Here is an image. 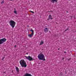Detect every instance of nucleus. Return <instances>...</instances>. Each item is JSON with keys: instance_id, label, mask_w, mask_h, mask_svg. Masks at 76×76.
<instances>
[{"instance_id": "nucleus-1", "label": "nucleus", "mask_w": 76, "mask_h": 76, "mask_svg": "<svg viewBox=\"0 0 76 76\" xmlns=\"http://www.w3.org/2000/svg\"><path fill=\"white\" fill-rule=\"evenodd\" d=\"M20 63L22 67H26L27 65L26 61L23 59H22L20 61Z\"/></svg>"}, {"instance_id": "nucleus-2", "label": "nucleus", "mask_w": 76, "mask_h": 76, "mask_svg": "<svg viewBox=\"0 0 76 76\" xmlns=\"http://www.w3.org/2000/svg\"><path fill=\"white\" fill-rule=\"evenodd\" d=\"M37 57L39 60H43V61H45V56L43 54H39L37 56Z\"/></svg>"}, {"instance_id": "nucleus-3", "label": "nucleus", "mask_w": 76, "mask_h": 76, "mask_svg": "<svg viewBox=\"0 0 76 76\" xmlns=\"http://www.w3.org/2000/svg\"><path fill=\"white\" fill-rule=\"evenodd\" d=\"M9 23L10 25L12 28H14L15 26V25L16 24L15 22L13 20H11L9 22Z\"/></svg>"}, {"instance_id": "nucleus-4", "label": "nucleus", "mask_w": 76, "mask_h": 76, "mask_svg": "<svg viewBox=\"0 0 76 76\" xmlns=\"http://www.w3.org/2000/svg\"><path fill=\"white\" fill-rule=\"evenodd\" d=\"M6 39L5 38H4L3 39H0V45L2 44L3 43H4V42H6Z\"/></svg>"}, {"instance_id": "nucleus-5", "label": "nucleus", "mask_w": 76, "mask_h": 76, "mask_svg": "<svg viewBox=\"0 0 76 76\" xmlns=\"http://www.w3.org/2000/svg\"><path fill=\"white\" fill-rule=\"evenodd\" d=\"M25 57H26L27 60H29V61H32V58L30 56H25Z\"/></svg>"}, {"instance_id": "nucleus-6", "label": "nucleus", "mask_w": 76, "mask_h": 76, "mask_svg": "<svg viewBox=\"0 0 76 76\" xmlns=\"http://www.w3.org/2000/svg\"><path fill=\"white\" fill-rule=\"evenodd\" d=\"M53 18L52 17V16L51 15H49L48 16V20H49L50 19H51V20H52Z\"/></svg>"}, {"instance_id": "nucleus-7", "label": "nucleus", "mask_w": 76, "mask_h": 76, "mask_svg": "<svg viewBox=\"0 0 76 76\" xmlns=\"http://www.w3.org/2000/svg\"><path fill=\"white\" fill-rule=\"evenodd\" d=\"M48 31H49V30L48 29V28H46L44 29V31L45 32V33H47V32H48Z\"/></svg>"}, {"instance_id": "nucleus-8", "label": "nucleus", "mask_w": 76, "mask_h": 76, "mask_svg": "<svg viewBox=\"0 0 76 76\" xmlns=\"http://www.w3.org/2000/svg\"><path fill=\"white\" fill-rule=\"evenodd\" d=\"M58 0H50V1L51 3H54V2H56V3H57V1Z\"/></svg>"}, {"instance_id": "nucleus-9", "label": "nucleus", "mask_w": 76, "mask_h": 76, "mask_svg": "<svg viewBox=\"0 0 76 76\" xmlns=\"http://www.w3.org/2000/svg\"><path fill=\"white\" fill-rule=\"evenodd\" d=\"M34 35V34H28V37L29 38H32V37Z\"/></svg>"}, {"instance_id": "nucleus-10", "label": "nucleus", "mask_w": 76, "mask_h": 76, "mask_svg": "<svg viewBox=\"0 0 76 76\" xmlns=\"http://www.w3.org/2000/svg\"><path fill=\"white\" fill-rule=\"evenodd\" d=\"M44 43V41H43V40H41V42L40 43L39 45H42V44H43Z\"/></svg>"}, {"instance_id": "nucleus-11", "label": "nucleus", "mask_w": 76, "mask_h": 76, "mask_svg": "<svg viewBox=\"0 0 76 76\" xmlns=\"http://www.w3.org/2000/svg\"><path fill=\"white\" fill-rule=\"evenodd\" d=\"M16 71L17 72H18V73L19 72V70L18 67H16Z\"/></svg>"}, {"instance_id": "nucleus-12", "label": "nucleus", "mask_w": 76, "mask_h": 76, "mask_svg": "<svg viewBox=\"0 0 76 76\" xmlns=\"http://www.w3.org/2000/svg\"><path fill=\"white\" fill-rule=\"evenodd\" d=\"M30 31H31V32H32L31 34H34V30L32 29L30 30Z\"/></svg>"}, {"instance_id": "nucleus-13", "label": "nucleus", "mask_w": 76, "mask_h": 76, "mask_svg": "<svg viewBox=\"0 0 76 76\" xmlns=\"http://www.w3.org/2000/svg\"><path fill=\"white\" fill-rule=\"evenodd\" d=\"M69 27H67V28L65 30V32L67 31H69Z\"/></svg>"}, {"instance_id": "nucleus-14", "label": "nucleus", "mask_w": 76, "mask_h": 76, "mask_svg": "<svg viewBox=\"0 0 76 76\" xmlns=\"http://www.w3.org/2000/svg\"><path fill=\"white\" fill-rule=\"evenodd\" d=\"M14 13H15V14H16V13H17V11H16L15 10L14 12Z\"/></svg>"}, {"instance_id": "nucleus-15", "label": "nucleus", "mask_w": 76, "mask_h": 76, "mask_svg": "<svg viewBox=\"0 0 76 76\" xmlns=\"http://www.w3.org/2000/svg\"><path fill=\"white\" fill-rule=\"evenodd\" d=\"M4 1H1V4H3V3H4Z\"/></svg>"}, {"instance_id": "nucleus-16", "label": "nucleus", "mask_w": 76, "mask_h": 76, "mask_svg": "<svg viewBox=\"0 0 76 76\" xmlns=\"http://www.w3.org/2000/svg\"><path fill=\"white\" fill-rule=\"evenodd\" d=\"M4 58H5V57H3L2 58V60H4Z\"/></svg>"}, {"instance_id": "nucleus-17", "label": "nucleus", "mask_w": 76, "mask_h": 76, "mask_svg": "<svg viewBox=\"0 0 76 76\" xmlns=\"http://www.w3.org/2000/svg\"><path fill=\"white\" fill-rule=\"evenodd\" d=\"M30 12H31V13H34V12H33V11H31Z\"/></svg>"}, {"instance_id": "nucleus-18", "label": "nucleus", "mask_w": 76, "mask_h": 76, "mask_svg": "<svg viewBox=\"0 0 76 76\" xmlns=\"http://www.w3.org/2000/svg\"><path fill=\"white\" fill-rule=\"evenodd\" d=\"M32 60H35V59L34 58H32Z\"/></svg>"}, {"instance_id": "nucleus-19", "label": "nucleus", "mask_w": 76, "mask_h": 76, "mask_svg": "<svg viewBox=\"0 0 76 76\" xmlns=\"http://www.w3.org/2000/svg\"><path fill=\"white\" fill-rule=\"evenodd\" d=\"M71 60V58L68 59V61H69V60Z\"/></svg>"}, {"instance_id": "nucleus-20", "label": "nucleus", "mask_w": 76, "mask_h": 76, "mask_svg": "<svg viewBox=\"0 0 76 76\" xmlns=\"http://www.w3.org/2000/svg\"><path fill=\"white\" fill-rule=\"evenodd\" d=\"M60 76H63V74H62V73H61V74H60Z\"/></svg>"}, {"instance_id": "nucleus-21", "label": "nucleus", "mask_w": 76, "mask_h": 76, "mask_svg": "<svg viewBox=\"0 0 76 76\" xmlns=\"http://www.w3.org/2000/svg\"><path fill=\"white\" fill-rule=\"evenodd\" d=\"M64 53H66V51H64Z\"/></svg>"}, {"instance_id": "nucleus-22", "label": "nucleus", "mask_w": 76, "mask_h": 76, "mask_svg": "<svg viewBox=\"0 0 76 76\" xmlns=\"http://www.w3.org/2000/svg\"><path fill=\"white\" fill-rule=\"evenodd\" d=\"M16 47V45H15L14 46V47Z\"/></svg>"}, {"instance_id": "nucleus-23", "label": "nucleus", "mask_w": 76, "mask_h": 76, "mask_svg": "<svg viewBox=\"0 0 76 76\" xmlns=\"http://www.w3.org/2000/svg\"><path fill=\"white\" fill-rule=\"evenodd\" d=\"M64 58H62V60H64Z\"/></svg>"}, {"instance_id": "nucleus-24", "label": "nucleus", "mask_w": 76, "mask_h": 76, "mask_svg": "<svg viewBox=\"0 0 76 76\" xmlns=\"http://www.w3.org/2000/svg\"><path fill=\"white\" fill-rule=\"evenodd\" d=\"M27 27H29V26H27Z\"/></svg>"}, {"instance_id": "nucleus-25", "label": "nucleus", "mask_w": 76, "mask_h": 76, "mask_svg": "<svg viewBox=\"0 0 76 76\" xmlns=\"http://www.w3.org/2000/svg\"><path fill=\"white\" fill-rule=\"evenodd\" d=\"M60 50V49H59V48H58V50Z\"/></svg>"}, {"instance_id": "nucleus-26", "label": "nucleus", "mask_w": 76, "mask_h": 76, "mask_svg": "<svg viewBox=\"0 0 76 76\" xmlns=\"http://www.w3.org/2000/svg\"><path fill=\"white\" fill-rule=\"evenodd\" d=\"M28 53H27L26 54H28Z\"/></svg>"}, {"instance_id": "nucleus-27", "label": "nucleus", "mask_w": 76, "mask_h": 76, "mask_svg": "<svg viewBox=\"0 0 76 76\" xmlns=\"http://www.w3.org/2000/svg\"><path fill=\"white\" fill-rule=\"evenodd\" d=\"M66 12H67V13H68V11H66Z\"/></svg>"}, {"instance_id": "nucleus-28", "label": "nucleus", "mask_w": 76, "mask_h": 76, "mask_svg": "<svg viewBox=\"0 0 76 76\" xmlns=\"http://www.w3.org/2000/svg\"><path fill=\"white\" fill-rule=\"evenodd\" d=\"M4 73H6V72H4Z\"/></svg>"}, {"instance_id": "nucleus-29", "label": "nucleus", "mask_w": 76, "mask_h": 76, "mask_svg": "<svg viewBox=\"0 0 76 76\" xmlns=\"http://www.w3.org/2000/svg\"><path fill=\"white\" fill-rule=\"evenodd\" d=\"M15 9L14 10H15Z\"/></svg>"}]
</instances>
